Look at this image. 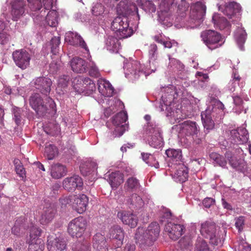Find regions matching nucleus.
Listing matches in <instances>:
<instances>
[{
  "mask_svg": "<svg viewBox=\"0 0 251 251\" xmlns=\"http://www.w3.org/2000/svg\"><path fill=\"white\" fill-rule=\"evenodd\" d=\"M117 8L120 15L113 20L111 28L120 39L130 37L133 30L129 26V21L126 16L131 12H135L139 16L138 7L135 4H130L128 7L124 2L121 1Z\"/></svg>",
  "mask_w": 251,
  "mask_h": 251,
  "instance_id": "nucleus-1",
  "label": "nucleus"
},
{
  "mask_svg": "<svg viewBox=\"0 0 251 251\" xmlns=\"http://www.w3.org/2000/svg\"><path fill=\"white\" fill-rule=\"evenodd\" d=\"M224 105L220 100H215L211 105L208 106L201 112V117L203 127L209 132L215 126L214 121L222 119L224 114Z\"/></svg>",
  "mask_w": 251,
  "mask_h": 251,
  "instance_id": "nucleus-2",
  "label": "nucleus"
},
{
  "mask_svg": "<svg viewBox=\"0 0 251 251\" xmlns=\"http://www.w3.org/2000/svg\"><path fill=\"white\" fill-rule=\"evenodd\" d=\"M160 227L157 222H152L149 225L146 230L143 227L137 229L135 238L141 245L151 246L159 235Z\"/></svg>",
  "mask_w": 251,
  "mask_h": 251,
  "instance_id": "nucleus-3",
  "label": "nucleus"
},
{
  "mask_svg": "<svg viewBox=\"0 0 251 251\" xmlns=\"http://www.w3.org/2000/svg\"><path fill=\"white\" fill-rule=\"evenodd\" d=\"M219 230L220 227L215 223L206 221L201 224L200 232L205 238L209 239L211 244L217 246L221 243Z\"/></svg>",
  "mask_w": 251,
  "mask_h": 251,
  "instance_id": "nucleus-4",
  "label": "nucleus"
},
{
  "mask_svg": "<svg viewBox=\"0 0 251 251\" xmlns=\"http://www.w3.org/2000/svg\"><path fill=\"white\" fill-rule=\"evenodd\" d=\"M145 133L148 136V141L151 147L160 148L163 142L161 129L154 122H150L145 129Z\"/></svg>",
  "mask_w": 251,
  "mask_h": 251,
  "instance_id": "nucleus-5",
  "label": "nucleus"
},
{
  "mask_svg": "<svg viewBox=\"0 0 251 251\" xmlns=\"http://www.w3.org/2000/svg\"><path fill=\"white\" fill-rule=\"evenodd\" d=\"M52 102V100L49 97H46L44 100L40 94L37 93L32 94L29 99L30 106L40 116L48 112L49 105L50 106Z\"/></svg>",
  "mask_w": 251,
  "mask_h": 251,
  "instance_id": "nucleus-6",
  "label": "nucleus"
},
{
  "mask_svg": "<svg viewBox=\"0 0 251 251\" xmlns=\"http://www.w3.org/2000/svg\"><path fill=\"white\" fill-rule=\"evenodd\" d=\"M200 36L203 43L211 50L221 47L223 44L221 34L214 30H205Z\"/></svg>",
  "mask_w": 251,
  "mask_h": 251,
  "instance_id": "nucleus-7",
  "label": "nucleus"
},
{
  "mask_svg": "<svg viewBox=\"0 0 251 251\" xmlns=\"http://www.w3.org/2000/svg\"><path fill=\"white\" fill-rule=\"evenodd\" d=\"M87 221L84 218L79 216L73 219L70 222L68 227V232L73 237H80L86 230Z\"/></svg>",
  "mask_w": 251,
  "mask_h": 251,
  "instance_id": "nucleus-8",
  "label": "nucleus"
},
{
  "mask_svg": "<svg viewBox=\"0 0 251 251\" xmlns=\"http://www.w3.org/2000/svg\"><path fill=\"white\" fill-rule=\"evenodd\" d=\"M12 56L16 65L22 70L26 69L29 66L31 55L25 50H15L13 51Z\"/></svg>",
  "mask_w": 251,
  "mask_h": 251,
  "instance_id": "nucleus-9",
  "label": "nucleus"
},
{
  "mask_svg": "<svg viewBox=\"0 0 251 251\" xmlns=\"http://www.w3.org/2000/svg\"><path fill=\"white\" fill-rule=\"evenodd\" d=\"M74 209L79 214L84 212L89 202V198L85 194L74 195L71 199Z\"/></svg>",
  "mask_w": 251,
  "mask_h": 251,
  "instance_id": "nucleus-10",
  "label": "nucleus"
},
{
  "mask_svg": "<svg viewBox=\"0 0 251 251\" xmlns=\"http://www.w3.org/2000/svg\"><path fill=\"white\" fill-rule=\"evenodd\" d=\"M51 84V79L45 77H38L31 82L32 86L39 90L44 95H46V97L50 92Z\"/></svg>",
  "mask_w": 251,
  "mask_h": 251,
  "instance_id": "nucleus-11",
  "label": "nucleus"
},
{
  "mask_svg": "<svg viewBox=\"0 0 251 251\" xmlns=\"http://www.w3.org/2000/svg\"><path fill=\"white\" fill-rule=\"evenodd\" d=\"M47 248L49 251H67V244L61 237L50 236L48 237Z\"/></svg>",
  "mask_w": 251,
  "mask_h": 251,
  "instance_id": "nucleus-12",
  "label": "nucleus"
},
{
  "mask_svg": "<svg viewBox=\"0 0 251 251\" xmlns=\"http://www.w3.org/2000/svg\"><path fill=\"white\" fill-rule=\"evenodd\" d=\"M177 129L181 135L186 136L196 135L199 133L196 122L186 121L176 126Z\"/></svg>",
  "mask_w": 251,
  "mask_h": 251,
  "instance_id": "nucleus-13",
  "label": "nucleus"
},
{
  "mask_svg": "<svg viewBox=\"0 0 251 251\" xmlns=\"http://www.w3.org/2000/svg\"><path fill=\"white\" fill-rule=\"evenodd\" d=\"M83 183L81 178L78 175H74L66 177L63 181V186L65 189L69 191H74L76 189L81 190Z\"/></svg>",
  "mask_w": 251,
  "mask_h": 251,
  "instance_id": "nucleus-14",
  "label": "nucleus"
},
{
  "mask_svg": "<svg viewBox=\"0 0 251 251\" xmlns=\"http://www.w3.org/2000/svg\"><path fill=\"white\" fill-rule=\"evenodd\" d=\"M184 227L181 225L175 224L168 222L165 226V230L167 232L170 238L174 241L178 239L184 232Z\"/></svg>",
  "mask_w": 251,
  "mask_h": 251,
  "instance_id": "nucleus-15",
  "label": "nucleus"
},
{
  "mask_svg": "<svg viewBox=\"0 0 251 251\" xmlns=\"http://www.w3.org/2000/svg\"><path fill=\"white\" fill-rule=\"evenodd\" d=\"M219 10L231 18L232 16L240 12L241 6L236 2H229L225 3L223 5H220Z\"/></svg>",
  "mask_w": 251,
  "mask_h": 251,
  "instance_id": "nucleus-16",
  "label": "nucleus"
},
{
  "mask_svg": "<svg viewBox=\"0 0 251 251\" xmlns=\"http://www.w3.org/2000/svg\"><path fill=\"white\" fill-rule=\"evenodd\" d=\"M110 238L116 241L115 248H119L123 245L124 233L121 227L117 225L112 226L109 230Z\"/></svg>",
  "mask_w": 251,
  "mask_h": 251,
  "instance_id": "nucleus-17",
  "label": "nucleus"
},
{
  "mask_svg": "<svg viewBox=\"0 0 251 251\" xmlns=\"http://www.w3.org/2000/svg\"><path fill=\"white\" fill-rule=\"evenodd\" d=\"M123 224L128 225L130 227H135L138 224L137 216L130 211H121L117 214Z\"/></svg>",
  "mask_w": 251,
  "mask_h": 251,
  "instance_id": "nucleus-18",
  "label": "nucleus"
},
{
  "mask_svg": "<svg viewBox=\"0 0 251 251\" xmlns=\"http://www.w3.org/2000/svg\"><path fill=\"white\" fill-rule=\"evenodd\" d=\"M25 3L23 0H15L12 2V20L17 21L25 12Z\"/></svg>",
  "mask_w": 251,
  "mask_h": 251,
  "instance_id": "nucleus-19",
  "label": "nucleus"
},
{
  "mask_svg": "<svg viewBox=\"0 0 251 251\" xmlns=\"http://www.w3.org/2000/svg\"><path fill=\"white\" fill-rule=\"evenodd\" d=\"M56 206L54 203L47 204L41 214V222L47 224L51 222L56 213Z\"/></svg>",
  "mask_w": 251,
  "mask_h": 251,
  "instance_id": "nucleus-20",
  "label": "nucleus"
},
{
  "mask_svg": "<svg viewBox=\"0 0 251 251\" xmlns=\"http://www.w3.org/2000/svg\"><path fill=\"white\" fill-rule=\"evenodd\" d=\"M65 39L68 41L70 44L73 46H79L84 49L87 52H89V50L85 41L82 37L76 33L70 32L68 34Z\"/></svg>",
  "mask_w": 251,
  "mask_h": 251,
  "instance_id": "nucleus-21",
  "label": "nucleus"
},
{
  "mask_svg": "<svg viewBox=\"0 0 251 251\" xmlns=\"http://www.w3.org/2000/svg\"><path fill=\"white\" fill-rule=\"evenodd\" d=\"M93 247L95 251H107L108 246L104 235L98 233L93 237Z\"/></svg>",
  "mask_w": 251,
  "mask_h": 251,
  "instance_id": "nucleus-22",
  "label": "nucleus"
},
{
  "mask_svg": "<svg viewBox=\"0 0 251 251\" xmlns=\"http://www.w3.org/2000/svg\"><path fill=\"white\" fill-rule=\"evenodd\" d=\"M71 67L74 72L77 73H83L86 71L87 63L82 58L76 57L71 60Z\"/></svg>",
  "mask_w": 251,
  "mask_h": 251,
  "instance_id": "nucleus-23",
  "label": "nucleus"
},
{
  "mask_svg": "<svg viewBox=\"0 0 251 251\" xmlns=\"http://www.w3.org/2000/svg\"><path fill=\"white\" fill-rule=\"evenodd\" d=\"M175 176L179 182L181 183L185 182L189 177L188 169L184 164H179L175 173Z\"/></svg>",
  "mask_w": 251,
  "mask_h": 251,
  "instance_id": "nucleus-24",
  "label": "nucleus"
},
{
  "mask_svg": "<svg viewBox=\"0 0 251 251\" xmlns=\"http://www.w3.org/2000/svg\"><path fill=\"white\" fill-rule=\"evenodd\" d=\"M67 170L65 166L61 164H55L51 166V176L54 179H60L66 175Z\"/></svg>",
  "mask_w": 251,
  "mask_h": 251,
  "instance_id": "nucleus-25",
  "label": "nucleus"
},
{
  "mask_svg": "<svg viewBox=\"0 0 251 251\" xmlns=\"http://www.w3.org/2000/svg\"><path fill=\"white\" fill-rule=\"evenodd\" d=\"M212 20L214 26L221 30L224 29L229 25V23L227 20L220 14H214L212 16Z\"/></svg>",
  "mask_w": 251,
  "mask_h": 251,
  "instance_id": "nucleus-26",
  "label": "nucleus"
},
{
  "mask_svg": "<svg viewBox=\"0 0 251 251\" xmlns=\"http://www.w3.org/2000/svg\"><path fill=\"white\" fill-rule=\"evenodd\" d=\"M123 181V174L119 172L111 173L109 175V182L113 189H117Z\"/></svg>",
  "mask_w": 251,
  "mask_h": 251,
  "instance_id": "nucleus-27",
  "label": "nucleus"
},
{
  "mask_svg": "<svg viewBox=\"0 0 251 251\" xmlns=\"http://www.w3.org/2000/svg\"><path fill=\"white\" fill-rule=\"evenodd\" d=\"M206 7L204 4L200 1L192 4L190 6V11L192 13H195L194 16L196 18H199L206 12Z\"/></svg>",
  "mask_w": 251,
  "mask_h": 251,
  "instance_id": "nucleus-28",
  "label": "nucleus"
},
{
  "mask_svg": "<svg viewBox=\"0 0 251 251\" xmlns=\"http://www.w3.org/2000/svg\"><path fill=\"white\" fill-rule=\"evenodd\" d=\"M105 45L107 49L113 52H118L121 48V43L116 37L109 36L107 38Z\"/></svg>",
  "mask_w": 251,
  "mask_h": 251,
  "instance_id": "nucleus-29",
  "label": "nucleus"
},
{
  "mask_svg": "<svg viewBox=\"0 0 251 251\" xmlns=\"http://www.w3.org/2000/svg\"><path fill=\"white\" fill-rule=\"evenodd\" d=\"M127 114L126 112L121 111L115 115L112 118V123L114 126H121L127 120ZM124 125H126L124 124Z\"/></svg>",
  "mask_w": 251,
  "mask_h": 251,
  "instance_id": "nucleus-30",
  "label": "nucleus"
},
{
  "mask_svg": "<svg viewBox=\"0 0 251 251\" xmlns=\"http://www.w3.org/2000/svg\"><path fill=\"white\" fill-rule=\"evenodd\" d=\"M45 19L46 23L51 27H56L58 25V14L54 10L48 12Z\"/></svg>",
  "mask_w": 251,
  "mask_h": 251,
  "instance_id": "nucleus-31",
  "label": "nucleus"
},
{
  "mask_svg": "<svg viewBox=\"0 0 251 251\" xmlns=\"http://www.w3.org/2000/svg\"><path fill=\"white\" fill-rule=\"evenodd\" d=\"M209 156L210 158L217 165L223 168H225V167H226L227 161L225 158L221 154L217 152H213L210 154Z\"/></svg>",
  "mask_w": 251,
  "mask_h": 251,
  "instance_id": "nucleus-32",
  "label": "nucleus"
},
{
  "mask_svg": "<svg viewBox=\"0 0 251 251\" xmlns=\"http://www.w3.org/2000/svg\"><path fill=\"white\" fill-rule=\"evenodd\" d=\"M44 243L41 238H37L34 240H31V243L28 247L29 251H43L44 249Z\"/></svg>",
  "mask_w": 251,
  "mask_h": 251,
  "instance_id": "nucleus-33",
  "label": "nucleus"
},
{
  "mask_svg": "<svg viewBox=\"0 0 251 251\" xmlns=\"http://www.w3.org/2000/svg\"><path fill=\"white\" fill-rule=\"evenodd\" d=\"M162 102H160L159 104V108L160 111H162L164 110V107L166 108V110L167 111V116H173V117H177L176 115V114L174 111L172 109L171 106L173 104L171 101L167 102L165 101L164 97H162Z\"/></svg>",
  "mask_w": 251,
  "mask_h": 251,
  "instance_id": "nucleus-34",
  "label": "nucleus"
},
{
  "mask_svg": "<svg viewBox=\"0 0 251 251\" xmlns=\"http://www.w3.org/2000/svg\"><path fill=\"white\" fill-rule=\"evenodd\" d=\"M166 154L172 161H180L182 158V153L180 150L168 149L166 151Z\"/></svg>",
  "mask_w": 251,
  "mask_h": 251,
  "instance_id": "nucleus-35",
  "label": "nucleus"
},
{
  "mask_svg": "<svg viewBox=\"0 0 251 251\" xmlns=\"http://www.w3.org/2000/svg\"><path fill=\"white\" fill-rule=\"evenodd\" d=\"M195 251H212V250L205 240L200 238L196 241Z\"/></svg>",
  "mask_w": 251,
  "mask_h": 251,
  "instance_id": "nucleus-36",
  "label": "nucleus"
},
{
  "mask_svg": "<svg viewBox=\"0 0 251 251\" xmlns=\"http://www.w3.org/2000/svg\"><path fill=\"white\" fill-rule=\"evenodd\" d=\"M127 202L134 207H141L144 204V201L141 197L136 194H132Z\"/></svg>",
  "mask_w": 251,
  "mask_h": 251,
  "instance_id": "nucleus-37",
  "label": "nucleus"
},
{
  "mask_svg": "<svg viewBox=\"0 0 251 251\" xmlns=\"http://www.w3.org/2000/svg\"><path fill=\"white\" fill-rule=\"evenodd\" d=\"M90 244L87 241L76 242L72 247L73 251H90Z\"/></svg>",
  "mask_w": 251,
  "mask_h": 251,
  "instance_id": "nucleus-38",
  "label": "nucleus"
},
{
  "mask_svg": "<svg viewBox=\"0 0 251 251\" xmlns=\"http://www.w3.org/2000/svg\"><path fill=\"white\" fill-rule=\"evenodd\" d=\"M175 0H161L160 9L162 12L167 13L176 5Z\"/></svg>",
  "mask_w": 251,
  "mask_h": 251,
  "instance_id": "nucleus-39",
  "label": "nucleus"
},
{
  "mask_svg": "<svg viewBox=\"0 0 251 251\" xmlns=\"http://www.w3.org/2000/svg\"><path fill=\"white\" fill-rule=\"evenodd\" d=\"M229 163L233 169L237 171H242L245 166V163L241 160L238 159L235 157H232L229 160Z\"/></svg>",
  "mask_w": 251,
  "mask_h": 251,
  "instance_id": "nucleus-40",
  "label": "nucleus"
},
{
  "mask_svg": "<svg viewBox=\"0 0 251 251\" xmlns=\"http://www.w3.org/2000/svg\"><path fill=\"white\" fill-rule=\"evenodd\" d=\"M125 185L127 186L128 189L130 190H136L140 186L139 180L136 177H133V176H130L127 180Z\"/></svg>",
  "mask_w": 251,
  "mask_h": 251,
  "instance_id": "nucleus-41",
  "label": "nucleus"
},
{
  "mask_svg": "<svg viewBox=\"0 0 251 251\" xmlns=\"http://www.w3.org/2000/svg\"><path fill=\"white\" fill-rule=\"evenodd\" d=\"M235 38L238 44L240 46H242L245 43L247 38L245 30L242 28H238L235 35Z\"/></svg>",
  "mask_w": 251,
  "mask_h": 251,
  "instance_id": "nucleus-42",
  "label": "nucleus"
},
{
  "mask_svg": "<svg viewBox=\"0 0 251 251\" xmlns=\"http://www.w3.org/2000/svg\"><path fill=\"white\" fill-rule=\"evenodd\" d=\"M149 62L151 65V63L154 64V62L157 58V47L155 44H151L149 47Z\"/></svg>",
  "mask_w": 251,
  "mask_h": 251,
  "instance_id": "nucleus-43",
  "label": "nucleus"
},
{
  "mask_svg": "<svg viewBox=\"0 0 251 251\" xmlns=\"http://www.w3.org/2000/svg\"><path fill=\"white\" fill-rule=\"evenodd\" d=\"M45 151L49 160L53 159L58 153L56 146L51 144H50L45 148Z\"/></svg>",
  "mask_w": 251,
  "mask_h": 251,
  "instance_id": "nucleus-44",
  "label": "nucleus"
},
{
  "mask_svg": "<svg viewBox=\"0 0 251 251\" xmlns=\"http://www.w3.org/2000/svg\"><path fill=\"white\" fill-rule=\"evenodd\" d=\"M60 44V37L54 36L51 38L50 41L51 52L53 54L56 55L58 53L59 50Z\"/></svg>",
  "mask_w": 251,
  "mask_h": 251,
  "instance_id": "nucleus-45",
  "label": "nucleus"
},
{
  "mask_svg": "<svg viewBox=\"0 0 251 251\" xmlns=\"http://www.w3.org/2000/svg\"><path fill=\"white\" fill-rule=\"evenodd\" d=\"M139 3L141 4L142 8L145 11L150 13L155 12L156 10V7L155 5L151 1L147 0V1H145L143 3H142V1H140Z\"/></svg>",
  "mask_w": 251,
  "mask_h": 251,
  "instance_id": "nucleus-46",
  "label": "nucleus"
},
{
  "mask_svg": "<svg viewBox=\"0 0 251 251\" xmlns=\"http://www.w3.org/2000/svg\"><path fill=\"white\" fill-rule=\"evenodd\" d=\"M129 71L130 73H133L136 74V73L140 72L142 70V65L139 61L137 60H133L128 64Z\"/></svg>",
  "mask_w": 251,
  "mask_h": 251,
  "instance_id": "nucleus-47",
  "label": "nucleus"
},
{
  "mask_svg": "<svg viewBox=\"0 0 251 251\" xmlns=\"http://www.w3.org/2000/svg\"><path fill=\"white\" fill-rule=\"evenodd\" d=\"M42 234V229L37 226H32L31 227L30 231V237L31 241H35L36 239Z\"/></svg>",
  "mask_w": 251,
  "mask_h": 251,
  "instance_id": "nucleus-48",
  "label": "nucleus"
},
{
  "mask_svg": "<svg viewBox=\"0 0 251 251\" xmlns=\"http://www.w3.org/2000/svg\"><path fill=\"white\" fill-rule=\"evenodd\" d=\"M53 0H42L43 8L40 12L41 16L44 17L46 15V10L51 9Z\"/></svg>",
  "mask_w": 251,
  "mask_h": 251,
  "instance_id": "nucleus-49",
  "label": "nucleus"
},
{
  "mask_svg": "<svg viewBox=\"0 0 251 251\" xmlns=\"http://www.w3.org/2000/svg\"><path fill=\"white\" fill-rule=\"evenodd\" d=\"M104 11V6L101 3L96 4L92 9V14L95 16H101Z\"/></svg>",
  "mask_w": 251,
  "mask_h": 251,
  "instance_id": "nucleus-50",
  "label": "nucleus"
},
{
  "mask_svg": "<svg viewBox=\"0 0 251 251\" xmlns=\"http://www.w3.org/2000/svg\"><path fill=\"white\" fill-rule=\"evenodd\" d=\"M29 6L33 11H37L42 8L41 0H28Z\"/></svg>",
  "mask_w": 251,
  "mask_h": 251,
  "instance_id": "nucleus-51",
  "label": "nucleus"
},
{
  "mask_svg": "<svg viewBox=\"0 0 251 251\" xmlns=\"http://www.w3.org/2000/svg\"><path fill=\"white\" fill-rule=\"evenodd\" d=\"M239 134L241 144L246 143L248 141L249 135L248 130L246 128H239Z\"/></svg>",
  "mask_w": 251,
  "mask_h": 251,
  "instance_id": "nucleus-52",
  "label": "nucleus"
},
{
  "mask_svg": "<svg viewBox=\"0 0 251 251\" xmlns=\"http://www.w3.org/2000/svg\"><path fill=\"white\" fill-rule=\"evenodd\" d=\"M127 127V125H121L115 126L114 130L113 131V134L116 137H121V136L126 131V128Z\"/></svg>",
  "mask_w": 251,
  "mask_h": 251,
  "instance_id": "nucleus-53",
  "label": "nucleus"
},
{
  "mask_svg": "<svg viewBox=\"0 0 251 251\" xmlns=\"http://www.w3.org/2000/svg\"><path fill=\"white\" fill-rule=\"evenodd\" d=\"M104 97H111L113 96L114 93V88L112 86L109 81L105 80V87H104Z\"/></svg>",
  "mask_w": 251,
  "mask_h": 251,
  "instance_id": "nucleus-54",
  "label": "nucleus"
},
{
  "mask_svg": "<svg viewBox=\"0 0 251 251\" xmlns=\"http://www.w3.org/2000/svg\"><path fill=\"white\" fill-rule=\"evenodd\" d=\"M230 138L234 144H241L240 135L239 134V128L237 129L230 130Z\"/></svg>",
  "mask_w": 251,
  "mask_h": 251,
  "instance_id": "nucleus-55",
  "label": "nucleus"
},
{
  "mask_svg": "<svg viewBox=\"0 0 251 251\" xmlns=\"http://www.w3.org/2000/svg\"><path fill=\"white\" fill-rule=\"evenodd\" d=\"M235 226L238 229L239 232L242 231L244 224H245V218L244 216H239L235 219Z\"/></svg>",
  "mask_w": 251,
  "mask_h": 251,
  "instance_id": "nucleus-56",
  "label": "nucleus"
},
{
  "mask_svg": "<svg viewBox=\"0 0 251 251\" xmlns=\"http://www.w3.org/2000/svg\"><path fill=\"white\" fill-rule=\"evenodd\" d=\"M160 155L159 154L152 155V159L148 161V164L151 166L154 167L156 169H158L159 167V164L158 159Z\"/></svg>",
  "mask_w": 251,
  "mask_h": 251,
  "instance_id": "nucleus-57",
  "label": "nucleus"
},
{
  "mask_svg": "<svg viewBox=\"0 0 251 251\" xmlns=\"http://www.w3.org/2000/svg\"><path fill=\"white\" fill-rule=\"evenodd\" d=\"M12 232L17 236H20L22 233V226L19 225L18 221H16L14 226L12 227Z\"/></svg>",
  "mask_w": 251,
  "mask_h": 251,
  "instance_id": "nucleus-58",
  "label": "nucleus"
},
{
  "mask_svg": "<svg viewBox=\"0 0 251 251\" xmlns=\"http://www.w3.org/2000/svg\"><path fill=\"white\" fill-rule=\"evenodd\" d=\"M15 171L16 173L22 178L25 176V170L24 167L19 161L15 163Z\"/></svg>",
  "mask_w": 251,
  "mask_h": 251,
  "instance_id": "nucleus-59",
  "label": "nucleus"
},
{
  "mask_svg": "<svg viewBox=\"0 0 251 251\" xmlns=\"http://www.w3.org/2000/svg\"><path fill=\"white\" fill-rule=\"evenodd\" d=\"M172 214L171 211L166 209L160 216V221L161 222H168L169 219H171Z\"/></svg>",
  "mask_w": 251,
  "mask_h": 251,
  "instance_id": "nucleus-60",
  "label": "nucleus"
},
{
  "mask_svg": "<svg viewBox=\"0 0 251 251\" xmlns=\"http://www.w3.org/2000/svg\"><path fill=\"white\" fill-rule=\"evenodd\" d=\"M13 111L15 122L16 124L19 125L21 121V110L18 108H15Z\"/></svg>",
  "mask_w": 251,
  "mask_h": 251,
  "instance_id": "nucleus-61",
  "label": "nucleus"
},
{
  "mask_svg": "<svg viewBox=\"0 0 251 251\" xmlns=\"http://www.w3.org/2000/svg\"><path fill=\"white\" fill-rule=\"evenodd\" d=\"M136 246L134 244L127 243L122 250L121 247L115 248L112 251H135Z\"/></svg>",
  "mask_w": 251,
  "mask_h": 251,
  "instance_id": "nucleus-62",
  "label": "nucleus"
},
{
  "mask_svg": "<svg viewBox=\"0 0 251 251\" xmlns=\"http://www.w3.org/2000/svg\"><path fill=\"white\" fill-rule=\"evenodd\" d=\"M10 36L5 32L0 33V43L1 45H5L8 43Z\"/></svg>",
  "mask_w": 251,
  "mask_h": 251,
  "instance_id": "nucleus-63",
  "label": "nucleus"
},
{
  "mask_svg": "<svg viewBox=\"0 0 251 251\" xmlns=\"http://www.w3.org/2000/svg\"><path fill=\"white\" fill-rule=\"evenodd\" d=\"M98 89L100 93L104 96V87H105V80L100 79L98 80Z\"/></svg>",
  "mask_w": 251,
  "mask_h": 251,
  "instance_id": "nucleus-64",
  "label": "nucleus"
}]
</instances>
